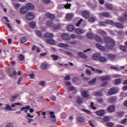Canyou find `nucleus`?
Returning <instances> with one entry per match:
<instances>
[{
	"label": "nucleus",
	"mask_w": 127,
	"mask_h": 127,
	"mask_svg": "<svg viewBox=\"0 0 127 127\" xmlns=\"http://www.w3.org/2000/svg\"><path fill=\"white\" fill-rule=\"evenodd\" d=\"M29 26L31 28H35V27H36V23L34 22H32L29 23Z\"/></svg>",
	"instance_id": "36"
},
{
	"label": "nucleus",
	"mask_w": 127,
	"mask_h": 127,
	"mask_svg": "<svg viewBox=\"0 0 127 127\" xmlns=\"http://www.w3.org/2000/svg\"><path fill=\"white\" fill-rule=\"evenodd\" d=\"M59 46L60 47H62V48H64L69 47V45H68V44H64V43L59 44Z\"/></svg>",
	"instance_id": "29"
},
{
	"label": "nucleus",
	"mask_w": 127,
	"mask_h": 127,
	"mask_svg": "<svg viewBox=\"0 0 127 127\" xmlns=\"http://www.w3.org/2000/svg\"><path fill=\"white\" fill-rule=\"evenodd\" d=\"M70 37L71 38H72V39H76V38H77V35L74 34H72L71 35H70Z\"/></svg>",
	"instance_id": "60"
},
{
	"label": "nucleus",
	"mask_w": 127,
	"mask_h": 127,
	"mask_svg": "<svg viewBox=\"0 0 127 127\" xmlns=\"http://www.w3.org/2000/svg\"><path fill=\"white\" fill-rule=\"evenodd\" d=\"M28 11V10H27V8H26V7H22L20 10V12L21 13V14H25Z\"/></svg>",
	"instance_id": "10"
},
{
	"label": "nucleus",
	"mask_w": 127,
	"mask_h": 127,
	"mask_svg": "<svg viewBox=\"0 0 127 127\" xmlns=\"http://www.w3.org/2000/svg\"><path fill=\"white\" fill-rule=\"evenodd\" d=\"M122 83V79H115V85H119Z\"/></svg>",
	"instance_id": "42"
},
{
	"label": "nucleus",
	"mask_w": 127,
	"mask_h": 127,
	"mask_svg": "<svg viewBox=\"0 0 127 127\" xmlns=\"http://www.w3.org/2000/svg\"><path fill=\"white\" fill-rule=\"evenodd\" d=\"M108 85V81H105L101 84L102 87H106Z\"/></svg>",
	"instance_id": "63"
},
{
	"label": "nucleus",
	"mask_w": 127,
	"mask_h": 127,
	"mask_svg": "<svg viewBox=\"0 0 127 127\" xmlns=\"http://www.w3.org/2000/svg\"><path fill=\"white\" fill-rule=\"evenodd\" d=\"M4 127H14V125L12 123L7 124Z\"/></svg>",
	"instance_id": "50"
},
{
	"label": "nucleus",
	"mask_w": 127,
	"mask_h": 127,
	"mask_svg": "<svg viewBox=\"0 0 127 127\" xmlns=\"http://www.w3.org/2000/svg\"><path fill=\"white\" fill-rule=\"evenodd\" d=\"M77 102L78 104H82L83 103V99L81 97H78Z\"/></svg>",
	"instance_id": "47"
},
{
	"label": "nucleus",
	"mask_w": 127,
	"mask_h": 127,
	"mask_svg": "<svg viewBox=\"0 0 127 127\" xmlns=\"http://www.w3.org/2000/svg\"><path fill=\"white\" fill-rule=\"evenodd\" d=\"M104 121H105L106 122H109L110 121V117L108 116H105L103 118Z\"/></svg>",
	"instance_id": "57"
},
{
	"label": "nucleus",
	"mask_w": 127,
	"mask_h": 127,
	"mask_svg": "<svg viewBox=\"0 0 127 127\" xmlns=\"http://www.w3.org/2000/svg\"><path fill=\"white\" fill-rule=\"evenodd\" d=\"M82 111L83 112H84V113H86V114H91V111H89V110H86V109H82Z\"/></svg>",
	"instance_id": "61"
},
{
	"label": "nucleus",
	"mask_w": 127,
	"mask_h": 127,
	"mask_svg": "<svg viewBox=\"0 0 127 127\" xmlns=\"http://www.w3.org/2000/svg\"><path fill=\"white\" fill-rule=\"evenodd\" d=\"M27 10L29 9V10H32L34 9V5L31 3H29L27 4L26 6Z\"/></svg>",
	"instance_id": "7"
},
{
	"label": "nucleus",
	"mask_w": 127,
	"mask_h": 127,
	"mask_svg": "<svg viewBox=\"0 0 127 127\" xmlns=\"http://www.w3.org/2000/svg\"><path fill=\"white\" fill-rule=\"evenodd\" d=\"M115 106L111 105L108 107L107 111L109 112V113H113V112H115Z\"/></svg>",
	"instance_id": "11"
},
{
	"label": "nucleus",
	"mask_w": 127,
	"mask_h": 127,
	"mask_svg": "<svg viewBox=\"0 0 127 127\" xmlns=\"http://www.w3.org/2000/svg\"><path fill=\"white\" fill-rule=\"evenodd\" d=\"M105 42L106 43H111V47L115 46L116 42L114 41V40L112 39L111 37H106L104 38Z\"/></svg>",
	"instance_id": "1"
},
{
	"label": "nucleus",
	"mask_w": 127,
	"mask_h": 127,
	"mask_svg": "<svg viewBox=\"0 0 127 127\" xmlns=\"http://www.w3.org/2000/svg\"><path fill=\"white\" fill-rule=\"evenodd\" d=\"M18 97V94H16L15 95H14L13 97H11L10 98V101L12 102H14V101H15V100H16V99H17V97Z\"/></svg>",
	"instance_id": "33"
},
{
	"label": "nucleus",
	"mask_w": 127,
	"mask_h": 127,
	"mask_svg": "<svg viewBox=\"0 0 127 127\" xmlns=\"http://www.w3.org/2000/svg\"><path fill=\"white\" fill-rule=\"evenodd\" d=\"M84 121H85V119L83 117H78L77 118V121L79 123H83Z\"/></svg>",
	"instance_id": "43"
},
{
	"label": "nucleus",
	"mask_w": 127,
	"mask_h": 127,
	"mask_svg": "<svg viewBox=\"0 0 127 127\" xmlns=\"http://www.w3.org/2000/svg\"><path fill=\"white\" fill-rule=\"evenodd\" d=\"M105 5L107 9H109V10H112V9H113V6L111 4H105Z\"/></svg>",
	"instance_id": "34"
},
{
	"label": "nucleus",
	"mask_w": 127,
	"mask_h": 127,
	"mask_svg": "<svg viewBox=\"0 0 127 127\" xmlns=\"http://www.w3.org/2000/svg\"><path fill=\"white\" fill-rule=\"evenodd\" d=\"M30 106H27L25 108L24 107L21 108V111H24L25 113H27V112H28V110H30Z\"/></svg>",
	"instance_id": "21"
},
{
	"label": "nucleus",
	"mask_w": 127,
	"mask_h": 127,
	"mask_svg": "<svg viewBox=\"0 0 127 127\" xmlns=\"http://www.w3.org/2000/svg\"><path fill=\"white\" fill-rule=\"evenodd\" d=\"M96 114L97 115V116H104V115H105V111H104L103 110H101L97 111Z\"/></svg>",
	"instance_id": "18"
},
{
	"label": "nucleus",
	"mask_w": 127,
	"mask_h": 127,
	"mask_svg": "<svg viewBox=\"0 0 127 127\" xmlns=\"http://www.w3.org/2000/svg\"><path fill=\"white\" fill-rule=\"evenodd\" d=\"M5 106H6L4 107V110H6L7 111H11L12 110L11 106H10L9 104H7Z\"/></svg>",
	"instance_id": "27"
},
{
	"label": "nucleus",
	"mask_w": 127,
	"mask_h": 127,
	"mask_svg": "<svg viewBox=\"0 0 127 127\" xmlns=\"http://www.w3.org/2000/svg\"><path fill=\"white\" fill-rule=\"evenodd\" d=\"M66 18L68 20H71V18H73V14L72 13H67L66 15Z\"/></svg>",
	"instance_id": "30"
},
{
	"label": "nucleus",
	"mask_w": 127,
	"mask_h": 127,
	"mask_svg": "<svg viewBox=\"0 0 127 127\" xmlns=\"http://www.w3.org/2000/svg\"><path fill=\"white\" fill-rule=\"evenodd\" d=\"M45 37L46 38H52V37H54V35H53V33H46V34H45Z\"/></svg>",
	"instance_id": "17"
},
{
	"label": "nucleus",
	"mask_w": 127,
	"mask_h": 127,
	"mask_svg": "<svg viewBox=\"0 0 127 127\" xmlns=\"http://www.w3.org/2000/svg\"><path fill=\"white\" fill-rule=\"evenodd\" d=\"M60 27H61V25L60 24H56L53 26V29H59Z\"/></svg>",
	"instance_id": "24"
},
{
	"label": "nucleus",
	"mask_w": 127,
	"mask_h": 127,
	"mask_svg": "<svg viewBox=\"0 0 127 127\" xmlns=\"http://www.w3.org/2000/svg\"><path fill=\"white\" fill-rule=\"evenodd\" d=\"M98 60L99 62H102V63H105L107 61V58L105 57H100Z\"/></svg>",
	"instance_id": "15"
},
{
	"label": "nucleus",
	"mask_w": 127,
	"mask_h": 127,
	"mask_svg": "<svg viewBox=\"0 0 127 127\" xmlns=\"http://www.w3.org/2000/svg\"><path fill=\"white\" fill-rule=\"evenodd\" d=\"M108 103H111L112 104L115 103L116 102V98L114 97H111L108 99Z\"/></svg>",
	"instance_id": "32"
},
{
	"label": "nucleus",
	"mask_w": 127,
	"mask_h": 127,
	"mask_svg": "<svg viewBox=\"0 0 127 127\" xmlns=\"http://www.w3.org/2000/svg\"><path fill=\"white\" fill-rule=\"evenodd\" d=\"M119 92V90L117 88H112L109 92V95H115V94H117V93Z\"/></svg>",
	"instance_id": "5"
},
{
	"label": "nucleus",
	"mask_w": 127,
	"mask_h": 127,
	"mask_svg": "<svg viewBox=\"0 0 127 127\" xmlns=\"http://www.w3.org/2000/svg\"><path fill=\"white\" fill-rule=\"evenodd\" d=\"M97 32L99 33L100 35H102V36H106L107 35V33L102 30H98Z\"/></svg>",
	"instance_id": "19"
},
{
	"label": "nucleus",
	"mask_w": 127,
	"mask_h": 127,
	"mask_svg": "<svg viewBox=\"0 0 127 127\" xmlns=\"http://www.w3.org/2000/svg\"><path fill=\"white\" fill-rule=\"evenodd\" d=\"M100 55L99 54H94L93 56L94 60H99L100 59Z\"/></svg>",
	"instance_id": "23"
},
{
	"label": "nucleus",
	"mask_w": 127,
	"mask_h": 127,
	"mask_svg": "<svg viewBox=\"0 0 127 127\" xmlns=\"http://www.w3.org/2000/svg\"><path fill=\"white\" fill-rule=\"evenodd\" d=\"M86 35L88 38H89L90 39H92L95 37V36H94L93 33L90 32L87 33Z\"/></svg>",
	"instance_id": "28"
},
{
	"label": "nucleus",
	"mask_w": 127,
	"mask_h": 127,
	"mask_svg": "<svg viewBox=\"0 0 127 127\" xmlns=\"http://www.w3.org/2000/svg\"><path fill=\"white\" fill-rule=\"evenodd\" d=\"M18 59L20 61H23L24 60V56L22 54L20 55L18 57Z\"/></svg>",
	"instance_id": "44"
},
{
	"label": "nucleus",
	"mask_w": 127,
	"mask_h": 127,
	"mask_svg": "<svg viewBox=\"0 0 127 127\" xmlns=\"http://www.w3.org/2000/svg\"><path fill=\"white\" fill-rule=\"evenodd\" d=\"M120 48L122 51H127V48L124 46H120Z\"/></svg>",
	"instance_id": "51"
},
{
	"label": "nucleus",
	"mask_w": 127,
	"mask_h": 127,
	"mask_svg": "<svg viewBox=\"0 0 127 127\" xmlns=\"http://www.w3.org/2000/svg\"><path fill=\"white\" fill-rule=\"evenodd\" d=\"M85 72L86 74H87V75H88L89 76H91V75H92V72H91V70L89 69H86Z\"/></svg>",
	"instance_id": "55"
},
{
	"label": "nucleus",
	"mask_w": 127,
	"mask_h": 127,
	"mask_svg": "<svg viewBox=\"0 0 127 127\" xmlns=\"http://www.w3.org/2000/svg\"><path fill=\"white\" fill-rule=\"evenodd\" d=\"M94 38L97 42H101V41H102V39H101V37L100 36H95Z\"/></svg>",
	"instance_id": "38"
},
{
	"label": "nucleus",
	"mask_w": 127,
	"mask_h": 127,
	"mask_svg": "<svg viewBox=\"0 0 127 127\" xmlns=\"http://www.w3.org/2000/svg\"><path fill=\"white\" fill-rule=\"evenodd\" d=\"M65 54H66L67 55H69L71 57L73 56V54L69 51H65L64 52Z\"/></svg>",
	"instance_id": "53"
},
{
	"label": "nucleus",
	"mask_w": 127,
	"mask_h": 127,
	"mask_svg": "<svg viewBox=\"0 0 127 127\" xmlns=\"http://www.w3.org/2000/svg\"><path fill=\"white\" fill-rule=\"evenodd\" d=\"M36 34L39 37H41V36H42V33H41V31H37Z\"/></svg>",
	"instance_id": "52"
},
{
	"label": "nucleus",
	"mask_w": 127,
	"mask_h": 127,
	"mask_svg": "<svg viewBox=\"0 0 127 127\" xmlns=\"http://www.w3.org/2000/svg\"><path fill=\"white\" fill-rule=\"evenodd\" d=\"M96 46L97 48L100 49V50H102V51H105V47L102 46V45H100L99 44H96Z\"/></svg>",
	"instance_id": "22"
},
{
	"label": "nucleus",
	"mask_w": 127,
	"mask_h": 127,
	"mask_svg": "<svg viewBox=\"0 0 127 127\" xmlns=\"http://www.w3.org/2000/svg\"><path fill=\"white\" fill-rule=\"evenodd\" d=\"M47 67H48V65L45 63H43L41 65V68L42 70H46V69H47Z\"/></svg>",
	"instance_id": "26"
},
{
	"label": "nucleus",
	"mask_w": 127,
	"mask_h": 127,
	"mask_svg": "<svg viewBox=\"0 0 127 127\" xmlns=\"http://www.w3.org/2000/svg\"><path fill=\"white\" fill-rule=\"evenodd\" d=\"M26 119H28V118H33L34 116H31V115L30 113H27V116H26Z\"/></svg>",
	"instance_id": "59"
},
{
	"label": "nucleus",
	"mask_w": 127,
	"mask_h": 127,
	"mask_svg": "<svg viewBox=\"0 0 127 127\" xmlns=\"http://www.w3.org/2000/svg\"><path fill=\"white\" fill-rule=\"evenodd\" d=\"M101 16H104V17H109L110 14L108 12H102L101 13Z\"/></svg>",
	"instance_id": "35"
},
{
	"label": "nucleus",
	"mask_w": 127,
	"mask_h": 127,
	"mask_svg": "<svg viewBox=\"0 0 127 127\" xmlns=\"http://www.w3.org/2000/svg\"><path fill=\"white\" fill-rule=\"evenodd\" d=\"M106 24H110V25H113V24H115V23L112 20H107L106 21Z\"/></svg>",
	"instance_id": "37"
},
{
	"label": "nucleus",
	"mask_w": 127,
	"mask_h": 127,
	"mask_svg": "<svg viewBox=\"0 0 127 127\" xmlns=\"http://www.w3.org/2000/svg\"><path fill=\"white\" fill-rule=\"evenodd\" d=\"M75 29V27L73 25H70L67 27V30L68 31H73Z\"/></svg>",
	"instance_id": "31"
},
{
	"label": "nucleus",
	"mask_w": 127,
	"mask_h": 127,
	"mask_svg": "<svg viewBox=\"0 0 127 127\" xmlns=\"http://www.w3.org/2000/svg\"><path fill=\"white\" fill-rule=\"evenodd\" d=\"M124 18L123 17H119L118 19L120 22H124L125 20L127 21V12H126L124 14Z\"/></svg>",
	"instance_id": "3"
},
{
	"label": "nucleus",
	"mask_w": 127,
	"mask_h": 127,
	"mask_svg": "<svg viewBox=\"0 0 127 127\" xmlns=\"http://www.w3.org/2000/svg\"><path fill=\"white\" fill-rule=\"evenodd\" d=\"M81 95L84 98H88V97L90 96V95H89V93L87 91H83Z\"/></svg>",
	"instance_id": "14"
},
{
	"label": "nucleus",
	"mask_w": 127,
	"mask_h": 127,
	"mask_svg": "<svg viewBox=\"0 0 127 127\" xmlns=\"http://www.w3.org/2000/svg\"><path fill=\"white\" fill-rule=\"evenodd\" d=\"M89 20L90 22H95V21H96V18L95 17L91 16L89 17Z\"/></svg>",
	"instance_id": "40"
},
{
	"label": "nucleus",
	"mask_w": 127,
	"mask_h": 127,
	"mask_svg": "<svg viewBox=\"0 0 127 127\" xmlns=\"http://www.w3.org/2000/svg\"><path fill=\"white\" fill-rule=\"evenodd\" d=\"M107 126L109 127H112L114 126V124L112 122H107Z\"/></svg>",
	"instance_id": "56"
},
{
	"label": "nucleus",
	"mask_w": 127,
	"mask_h": 127,
	"mask_svg": "<svg viewBox=\"0 0 127 127\" xmlns=\"http://www.w3.org/2000/svg\"><path fill=\"white\" fill-rule=\"evenodd\" d=\"M34 17H35V16L32 12H28L26 14V18L28 20H33V19H34Z\"/></svg>",
	"instance_id": "2"
},
{
	"label": "nucleus",
	"mask_w": 127,
	"mask_h": 127,
	"mask_svg": "<svg viewBox=\"0 0 127 127\" xmlns=\"http://www.w3.org/2000/svg\"><path fill=\"white\" fill-rule=\"evenodd\" d=\"M114 26L117 28H123L124 26L121 23L116 22L114 23Z\"/></svg>",
	"instance_id": "16"
},
{
	"label": "nucleus",
	"mask_w": 127,
	"mask_h": 127,
	"mask_svg": "<svg viewBox=\"0 0 127 127\" xmlns=\"http://www.w3.org/2000/svg\"><path fill=\"white\" fill-rule=\"evenodd\" d=\"M64 80H71V77L69 75H67L64 77Z\"/></svg>",
	"instance_id": "64"
},
{
	"label": "nucleus",
	"mask_w": 127,
	"mask_h": 127,
	"mask_svg": "<svg viewBox=\"0 0 127 127\" xmlns=\"http://www.w3.org/2000/svg\"><path fill=\"white\" fill-rule=\"evenodd\" d=\"M107 57L109 59H111V60H114V59H115V58H116V55L109 54H107Z\"/></svg>",
	"instance_id": "25"
},
{
	"label": "nucleus",
	"mask_w": 127,
	"mask_h": 127,
	"mask_svg": "<svg viewBox=\"0 0 127 127\" xmlns=\"http://www.w3.org/2000/svg\"><path fill=\"white\" fill-rule=\"evenodd\" d=\"M52 24H53V22H52V21H48L47 22V25L49 26V27H51Z\"/></svg>",
	"instance_id": "48"
},
{
	"label": "nucleus",
	"mask_w": 127,
	"mask_h": 127,
	"mask_svg": "<svg viewBox=\"0 0 127 127\" xmlns=\"http://www.w3.org/2000/svg\"><path fill=\"white\" fill-rule=\"evenodd\" d=\"M47 43L48 44H51V45H54L55 44V41L53 40L52 39H48L46 40Z\"/></svg>",
	"instance_id": "13"
},
{
	"label": "nucleus",
	"mask_w": 127,
	"mask_h": 127,
	"mask_svg": "<svg viewBox=\"0 0 127 127\" xmlns=\"http://www.w3.org/2000/svg\"><path fill=\"white\" fill-rule=\"evenodd\" d=\"M77 55L79 56V57H80V58H83V59H87L88 58L87 55L83 54V53L81 52H79L77 53Z\"/></svg>",
	"instance_id": "8"
},
{
	"label": "nucleus",
	"mask_w": 127,
	"mask_h": 127,
	"mask_svg": "<svg viewBox=\"0 0 127 127\" xmlns=\"http://www.w3.org/2000/svg\"><path fill=\"white\" fill-rule=\"evenodd\" d=\"M71 7V3H67L66 5H64L65 8H70Z\"/></svg>",
	"instance_id": "58"
},
{
	"label": "nucleus",
	"mask_w": 127,
	"mask_h": 127,
	"mask_svg": "<svg viewBox=\"0 0 127 127\" xmlns=\"http://www.w3.org/2000/svg\"><path fill=\"white\" fill-rule=\"evenodd\" d=\"M106 25H107V23H106V21L105 22H100L99 23V26H106Z\"/></svg>",
	"instance_id": "49"
},
{
	"label": "nucleus",
	"mask_w": 127,
	"mask_h": 127,
	"mask_svg": "<svg viewBox=\"0 0 127 127\" xmlns=\"http://www.w3.org/2000/svg\"><path fill=\"white\" fill-rule=\"evenodd\" d=\"M97 81V78H94L93 80H91L88 82V84H90L91 85H93V84H95L96 81Z\"/></svg>",
	"instance_id": "41"
},
{
	"label": "nucleus",
	"mask_w": 127,
	"mask_h": 127,
	"mask_svg": "<svg viewBox=\"0 0 127 127\" xmlns=\"http://www.w3.org/2000/svg\"><path fill=\"white\" fill-rule=\"evenodd\" d=\"M62 37L63 39L64 40H70V36L66 33H63L62 35Z\"/></svg>",
	"instance_id": "9"
},
{
	"label": "nucleus",
	"mask_w": 127,
	"mask_h": 127,
	"mask_svg": "<svg viewBox=\"0 0 127 127\" xmlns=\"http://www.w3.org/2000/svg\"><path fill=\"white\" fill-rule=\"evenodd\" d=\"M69 44L73 45L74 44H77V41H71L69 42Z\"/></svg>",
	"instance_id": "62"
},
{
	"label": "nucleus",
	"mask_w": 127,
	"mask_h": 127,
	"mask_svg": "<svg viewBox=\"0 0 127 127\" xmlns=\"http://www.w3.org/2000/svg\"><path fill=\"white\" fill-rule=\"evenodd\" d=\"M69 91H75V87L73 86H70L68 87Z\"/></svg>",
	"instance_id": "54"
},
{
	"label": "nucleus",
	"mask_w": 127,
	"mask_h": 127,
	"mask_svg": "<svg viewBox=\"0 0 127 127\" xmlns=\"http://www.w3.org/2000/svg\"><path fill=\"white\" fill-rule=\"evenodd\" d=\"M27 41V38L26 37H24L21 39V43L23 44V43H25V42H26Z\"/></svg>",
	"instance_id": "39"
},
{
	"label": "nucleus",
	"mask_w": 127,
	"mask_h": 127,
	"mask_svg": "<svg viewBox=\"0 0 127 127\" xmlns=\"http://www.w3.org/2000/svg\"><path fill=\"white\" fill-rule=\"evenodd\" d=\"M51 57L53 59V60H58L59 59V57L55 55H52Z\"/></svg>",
	"instance_id": "46"
},
{
	"label": "nucleus",
	"mask_w": 127,
	"mask_h": 127,
	"mask_svg": "<svg viewBox=\"0 0 127 127\" xmlns=\"http://www.w3.org/2000/svg\"><path fill=\"white\" fill-rule=\"evenodd\" d=\"M99 79H100L102 82H105V81H110V80H111V76H103L100 77Z\"/></svg>",
	"instance_id": "4"
},
{
	"label": "nucleus",
	"mask_w": 127,
	"mask_h": 127,
	"mask_svg": "<svg viewBox=\"0 0 127 127\" xmlns=\"http://www.w3.org/2000/svg\"><path fill=\"white\" fill-rule=\"evenodd\" d=\"M94 94L95 96H102V95H103V93L102 92H100L99 91H95L94 92Z\"/></svg>",
	"instance_id": "45"
},
{
	"label": "nucleus",
	"mask_w": 127,
	"mask_h": 127,
	"mask_svg": "<svg viewBox=\"0 0 127 127\" xmlns=\"http://www.w3.org/2000/svg\"><path fill=\"white\" fill-rule=\"evenodd\" d=\"M82 15L85 18H89V16H90V14L88 11H84L82 12Z\"/></svg>",
	"instance_id": "12"
},
{
	"label": "nucleus",
	"mask_w": 127,
	"mask_h": 127,
	"mask_svg": "<svg viewBox=\"0 0 127 127\" xmlns=\"http://www.w3.org/2000/svg\"><path fill=\"white\" fill-rule=\"evenodd\" d=\"M75 32H76V33H77V34H83V33H84V31L80 28H76L75 30Z\"/></svg>",
	"instance_id": "20"
},
{
	"label": "nucleus",
	"mask_w": 127,
	"mask_h": 127,
	"mask_svg": "<svg viewBox=\"0 0 127 127\" xmlns=\"http://www.w3.org/2000/svg\"><path fill=\"white\" fill-rule=\"evenodd\" d=\"M49 115H50V118L52 119V122H56V116H55V114L54 112H50Z\"/></svg>",
	"instance_id": "6"
}]
</instances>
